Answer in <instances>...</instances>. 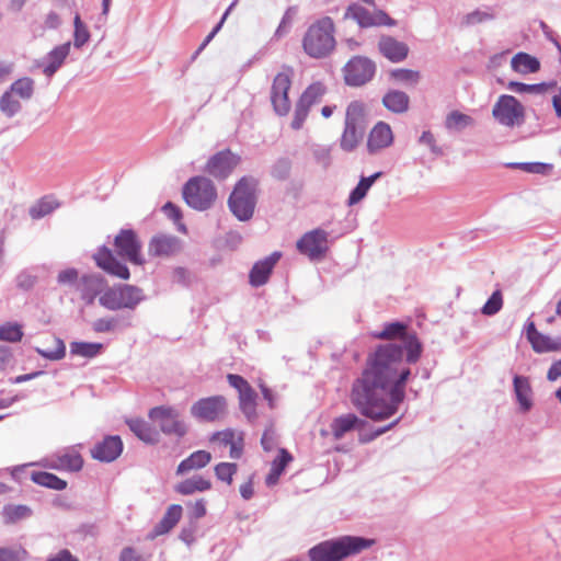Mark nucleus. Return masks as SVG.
<instances>
[{"mask_svg": "<svg viewBox=\"0 0 561 561\" xmlns=\"http://www.w3.org/2000/svg\"><path fill=\"white\" fill-rule=\"evenodd\" d=\"M374 336L399 343L379 345L368 356L366 368L353 385L351 401L366 417L381 421L392 416L403 402L411 375L409 364L420 359L423 348L416 334L402 322L388 323Z\"/></svg>", "mask_w": 561, "mask_h": 561, "instance_id": "1", "label": "nucleus"}, {"mask_svg": "<svg viewBox=\"0 0 561 561\" xmlns=\"http://www.w3.org/2000/svg\"><path fill=\"white\" fill-rule=\"evenodd\" d=\"M374 543V539L342 536L316 545L308 551V554L310 561H342L350 556L370 548Z\"/></svg>", "mask_w": 561, "mask_h": 561, "instance_id": "2", "label": "nucleus"}, {"mask_svg": "<svg viewBox=\"0 0 561 561\" xmlns=\"http://www.w3.org/2000/svg\"><path fill=\"white\" fill-rule=\"evenodd\" d=\"M334 23L329 16L313 22L302 37V49L311 58L328 57L335 48Z\"/></svg>", "mask_w": 561, "mask_h": 561, "instance_id": "3", "label": "nucleus"}, {"mask_svg": "<svg viewBox=\"0 0 561 561\" xmlns=\"http://www.w3.org/2000/svg\"><path fill=\"white\" fill-rule=\"evenodd\" d=\"M256 186L257 181L254 178L243 176L237 182L228 198L229 209L240 221H248L254 214Z\"/></svg>", "mask_w": 561, "mask_h": 561, "instance_id": "4", "label": "nucleus"}, {"mask_svg": "<svg viewBox=\"0 0 561 561\" xmlns=\"http://www.w3.org/2000/svg\"><path fill=\"white\" fill-rule=\"evenodd\" d=\"M146 300L144 290L135 285L121 284L107 288L99 298L102 307L116 311L121 309L135 310Z\"/></svg>", "mask_w": 561, "mask_h": 561, "instance_id": "5", "label": "nucleus"}, {"mask_svg": "<svg viewBox=\"0 0 561 561\" xmlns=\"http://www.w3.org/2000/svg\"><path fill=\"white\" fill-rule=\"evenodd\" d=\"M186 204L196 210L209 209L217 198V191L211 180L205 176L190 179L183 187Z\"/></svg>", "mask_w": 561, "mask_h": 561, "instance_id": "6", "label": "nucleus"}, {"mask_svg": "<svg viewBox=\"0 0 561 561\" xmlns=\"http://www.w3.org/2000/svg\"><path fill=\"white\" fill-rule=\"evenodd\" d=\"M345 20H353L362 28L378 26H396L397 21L390 18L383 10H369L362 4L352 3L344 12Z\"/></svg>", "mask_w": 561, "mask_h": 561, "instance_id": "7", "label": "nucleus"}, {"mask_svg": "<svg viewBox=\"0 0 561 561\" xmlns=\"http://www.w3.org/2000/svg\"><path fill=\"white\" fill-rule=\"evenodd\" d=\"M492 114L501 125L514 127L524 122L525 108L516 98L504 94L494 104Z\"/></svg>", "mask_w": 561, "mask_h": 561, "instance_id": "8", "label": "nucleus"}, {"mask_svg": "<svg viewBox=\"0 0 561 561\" xmlns=\"http://www.w3.org/2000/svg\"><path fill=\"white\" fill-rule=\"evenodd\" d=\"M149 417L159 425L167 435L182 437L186 434L187 427L180 417L176 409L171 407H156L150 410Z\"/></svg>", "mask_w": 561, "mask_h": 561, "instance_id": "9", "label": "nucleus"}, {"mask_svg": "<svg viewBox=\"0 0 561 561\" xmlns=\"http://www.w3.org/2000/svg\"><path fill=\"white\" fill-rule=\"evenodd\" d=\"M117 254L135 265H142L145 259L141 255V242L131 229H122L114 239Z\"/></svg>", "mask_w": 561, "mask_h": 561, "instance_id": "10", "label": "nucleus"}, {"mask_svg": "<svg viewBox=\"0 0 561 561\" xmlns=\"http://www.w3.org/2000/svg\"><path fill=\"white\" fill-rule=\"evenodd\" d=\"M328 236V232L320 228L306 232L297 241V250L312 261L320 260L329 249Z\"/></svg>", "mask_w": 561, "mask_h": 561, "instance_id": "11", "label": "nucleus"}, {"mask_svg": "<svg viewBox=\"0 0 561 561\" xmlns=\"http://www.w3.org/2000/svg\"><path fill=\"white\" fill-rule=\"evenodd\" d=\"M291 76L293 70L287 68L286 70L278 72L274 78L271 100L274 110L278 115H286L290 108L288 91L291 85Z\"/></svg>", "mask_w": 561, "mask_h": 561, "instance_id": "12", "label": "nucleus"}, {"mask_svg": "<svg viewBox=\"0 0 561 561\" xmlns=\"http://www.w3.org/2000/svg\"><path fill=\"white\" fill-rule=\"evenodd\" d=\"M374 73V62L365 57H354L345 66V81L348 85H363L373 78Z\"/></svg>", "mask_w": 561, "mask_h": 561, "instance_id": "13", "label": "nucleus"}, {"mask_svg": "<svg viewBox=\"0 0 561 561\" xmlns=\"http://www.w3.org/2000/svg\"><path fill=\"white\" fill-rule=\"evenodd\" d=\"M364 134V107L359 102H352L346 108L342 140H359Z\"/></svg>", "mask_w": 561, "mask_h": 561, "instance_id": "14", "label": "nucleus"}, {"mask_svg": "<svg viewBox=\"0 0 561 561\" xmlns=\"http://www.w3.org/2000/svg\"><path fill=\"white\" fill-rule=\"evenodd\" d=\"M240 156L230 150H222L214 154L207 162V172L216 179L228 178L233 169L240 163Z\"/></svg>", "mask_w": 561, "mask_h": 561, "instance_id": "15", "label": "nucleus"}, {"mask_svg": "<svg viewBox=\"0 0 561 561\" xmlns=\"http://www.w3.org/2000/svg\"><path fill=\"white\" fill-rule=\"evenodd\" d=\"M226 409V399L222 396L204 398L195 402L191 408L194 417L203 421L217 420Z\"/></svg>", "mask_w": 561, "mask_h": 561, "instance_id": "16", "label": "nucleus"}, {"mask_svg": "<svg viewBox=\"0 0 561 561\" xmlns=\"http://www.w3.org/2000/svg\"><path fill=\"white\" fill-rule=\"evenodd\" d=\"M93 257L96 265L110 275L121 279L129 278L130 273L126 264L119 262L108 248L102 247Z\"/></svg>", "mask_w": 561, "mask_h": 561, "instance_id": "17", "label": "nucleus"}, {"mask_svg": "<svg viewBox=\"0 0 561 561\" xmlns=\"http://www.w3.org/2000/svg\"><path fill=\"white\" fill-rule=\"evenodd\" d=\"M181 251V241L172 234L153 236L148 244V253L154 257L172 256Z\"/></svg>", "mask_w": 561, "mask_h": 561, "instance_id": "18", "label": "nucleus"}, {"mask_svg": "<svg viewBox=\"0 0 561 561\" xmlns=\"http://www.w3.org/2000/svg\"><path fill=\"white\" fill-rule=\"evenodd\" d=\"M71 50V43L66 42L61 45L53 48L43 59L39 67L43 68V73L47 78H51L58 69L64 65L66 58L69 56Z\"/></svg>", "mask_w": 561, "mask_h": 561, "instance_id": "19", "label": "nucleus"}, {"mask_svg": "<svg viewBox=\"0 0 561 561\" xmlns=\"http://www.w3.org/2000/svg\"><path fill=\"white\" fill-rule=\"evenodd\" d=\"M513 389L518 410L522 413H527L534 405V391L530 380L526 376L515 375L513 377Z\"/></svg>", "mask_w": 561, "mask_h": 561, "instance_id": "20", "label": "nucleus"}, {"mask_svg": "<svg viewBox=\"0 0 561 561\" xmlns=\"http://www.w3.org/2000/svg\"><path fill=\"white\" fill-rule=\"evenodd\" d=\"M123 451V443L119 436H107L98 443L91 450L94 459L103 462L114 461Z\"/></svg>", "mask_w": 561, "mask_h": 561, "instance_id": "21", "label": "nucleus"}, {"mask_svg": "<svg viewBox=\"0 0 561 561\" xmlns=\"http://www.w3.org/2000/svg\"><path fill=\"white\" fill-rule=\"evenodd\" d=\"M280 259L279 252H274L270 256L262 261L256 262L250 271L249 282L253 287H260L264 285L275 266Z\"/></svg>", "mask_w": 561, "mask_h": 561, "instance_id": "22", "label": "nucleus"}, {"mask_svg": "<svg viewBox=\"0 0 561 561\" xmlns=\"http://www.w3.org/2000/svg\"><path fill=\"white\" fill-rule=\"evenodd\" d=\"M367 422L363 419H359L356 414L347 413L335 417L332 421L330 428L334 439L339 440L352 431L363 430Z\"/></svg>", "mask_w": 561, "mask_h": 561, "instance_id": "23", "label": "nucleus"}, {"mask_svg": "<svg viewBox=\"0 0 561 561\" xmlns=\"http://www.w3.org/2000/svg\"><path fill=\"white\" fill-rule=\"evenodd\" d=\"M104 279L100 275L88 274L80 278L76 291L79 293L81 299L87 304H93L95 297L103 290Z\"/></svg>", "mask_w": 561, "mask_h": 561, "instance_id": "24", "label": "nucleus"}, {"mask_svg": "<svg viewBox=\"0 0 561 561\" xmlns=\"http://www.w3.org/2000/svg\"><path fill=\"white\" fill-rule=\"evenodd\" d=\"M379 51L392 62H400L407 58L409 47L391 36H381L379 39Z\"/></svg>", "mask_w": 561, "mask_h": 561, "instance_id": "25", "label": "nucleus"}, {"mask_svg": "<svg viewBox=\"0 0 561 561\" xmlns=\"http://www.w3.org/2000/svg\"><path fill=\"white\" fill-rule=\"evenodd\" d=\"M182 506L173 504L169 506L161 520L148 534L149 539H154L161 535L169 533L181 519Z\"/></svg>", "mask_w": 561, "mask_h": 561, "instance_id": "26", "label": "nucleus"}, {"mask_svg": "<svg viewBox=\"0 0 561 561\" xmlns=\"http://www.w3.org/2000/svg\"><path fill=\"white\" fill-rule=\"evenodd\" d=\"M211 460L210 453L206 450H197L191 454L187 458L182 460L176 469V474H184L192 470H197L206 467Z\"/></svg>", "mask_w": 561, "mask_h": 561, "instance_id": "27", "label": "nucleus"}, {"mask_svg": "<svg viewBox=\"0 0 561 561\" xmlns=\"http://www.w3.org/2000/svg\"><path fill=\"white\" fill-rule=\"evenodd\" d=\"M512 69L518 73L527 75L539 70L540 62L537 58L526 54L518 53L511 60Z\"/></svg>", "mask_w": 561, "mask_h": 561, "instance_id": "28", "label": "nucleus"}, {"mask_svg": "<svg viewBox=\"0 0 561 561\" xmlns=\"http://www.w3.org/2000/svg\"><path fill=\"white\" fill-rule=\"evenodd\" d=\"M210 488L211 483L209 480H206L201 476H193L192 478L178 483L174 490L182 495H191L195 492L207 491Z\"/></svg>", "mask_w": 561, "mask_h": 561, "instance_id": "29", "label": "nucleus"}, {"mask_svg": "<svg viewBox=\"0 0 561 561\" xmlns=\"http://www.w3.org/2000/svg\"><path fill=\"white\" fill-rule=\"evenodd\" d=\"M410 99L407 93L392 90L382 98L383 105L393 113H403L409 108Z\"/></svg>", "mask_w": 561, "mask_h": 561, "instance_id": "30", "label": "nucleus"}, {"mask_svg": "<svg viewBox=\"0 0 561 561\" xmlns=\"http://www.w3.org/2000/svg\"><path fill=\"white\" fill-rule=\"evenodd\" d=\"M293 460L291 455L286 449H280L278 457L272 462L271 471L266 477L268 486L275 485L286 466Z\"/></svg>", "mask_w": 561, "mask_h": 561, "instance_id": "31", "label": "nucleus"}, {"mask_svg": "<svg viewBox=\"0 0 561 561\" xmlns=\"http://www.w3.org/2000/svg\"><path fill=\"white\" fill-rule=\"evenodd\" d=\"M127 425L129 430L142 442L150 444L157 442V432L153 431L146 421L141 419H131L127 421Z\"/></svg>", "mask_w": 561, "mask_h": 561, "instance_id": "32", "label": "nucleus"}, {"mask_svg": "<svg viewBox=\"0 0 561 561\" xmlns=\"http://www.w3.org/2000/svg\"><path fill=\"white\" fill-rule=\"evenodd\" d=\"M31 479L34 483L38 485L57 491H61L67 488V482L65 480L60 479L54 473L46 471L33 472Z\"/></svg>", "mask_w": 561, "mask_h": 561, "instance_id": "33", "label": "nucleus"}, {"mask_svg": "<svg viewBox=\"0 0 561 561\" xmlns=\"http://www.w3.org/2000/svg\"><path fill=\"white\" fill-rule=\"evenodd\" d=\"M83 466V459L77 451H65L58 455L56 462L53 465L56 469H65L69 471H79Z\"/></svg>", "mask_w": 561, "mask_h": 561, "instance_id": "34", "label": "nucleus"}, {"mask_svg": "<svg viewBox=\"0 0 561 561\" xmlns=\"http://www.w3.org/2000/svg\"><path fill=\"white\" fill-rule=\"evenodd\" d=\"M380 176L381 172H376L370 176L362 178L356 187L351 192L348 196V205H355L358 202H360L366 196L370 186Z\"/></svg>", "mask_w": 561, "mask_h": 561, "instance_id": "35", "label": "nucleus"}, {"mask_svg": "<svg viewBox=\"0 0 561 561\" xmlns=\"http://www.w3.org/2000/svg\"><path fill=\"white\" fill-rule=\"evenodd\" d=\"M472 125V117L459 111L450 112L445 119L446 128L454 131L463 130L465 128L470 127Z\"/></svg>", "mask_w": 561, "mask_h": 561, "instance_id": "36", "label": "nucleus"}, {"mask_svg": "<svg viewBox=\"0 0 561 561\" xmlns=\"http://www.w3.org/2000/svg\"><path fill=\"white\" fill-rule=\"evenodd\" d=\"M530 344L536 353L556 352L561 348L560 339H552L542 333H539Z\"/></svg>", "mask_w": 561, "mask_h": 561, "instance_id": "37", "label": "nucleus"}, {"mask_svg": "<svg viewBox=\"0 0 561 561\" xmlns=\"http://www.w3.org/2000/svg\"><path fill=\"white\" fill-rule=\"evenodd\" d=\"M58 206L59 203L51 196L43 197L30 208V216L33 219L43 218L53 213Z\"/></svg>", "mask_w": 561, "mask_h": 561, "instance_id": "38", "label": "nucleus"}, {"mask_svg": "<svg viewBox=\"0 0 561 561\" xmlns=\"http://www.w3.org/2000/svg\"><path fill=\"white\" fill-rule=\"evenodd\" d=\"M103 345L101 343L72 342L70 343V353L72 355L85 358L95 357L101 353Z\"/></svg>", "mask_w": 561, "mask_h": 561, "instance_id": "39", "label": "nucleus"}, {"mask_svg": "<svg viewBox=\"0 0 561 561\" xmlns=\"http://www.w3.org/2000/svg\"><path fill=\"white\" fill-rule=\"evenodd\" d=\"M422 154L420 157L422 163H428L436 158L444 156L447 147L439 142H419Z\"/></svg>", "mask_w": 561, "mask_h": 561, "instance_id": "40", "label": "nucleus"}, {"mask_svg": "<svg viewBox=\"0 0 561 561\" xmlns=\"http://www.w3.org/2000/svg\"><path fill=\"white\" fill-rule=\"evenodd\" d=\"M9 91L23 100H28L34 93V80L28 77L20 78L11 84Z\"/></svg>", "mask_w": 561, "mask_h": 561, "instance_id": "41", "label": "nucleus"}, {"mask_svg": "<svg viewBox=\"0 0 561 561\" xmlns=\"http://www.w3.org/2000/svg\"><path fill=\"white\" fill-rule=\"evenodd\" d=\"M24 333L22 327L15 322H5L0 325V341L16 343L20 342Z\"/></svg>", "mask_w": 561, "mask_h": 561, "instance_id": "42", "label": "nucleus"}, {"mask_svg": "<svg viewBox=\"0 0 561 561\" xmlns=\"http://www.w3.org/2000/svg\"><path fill=\"white\" fill-rule=\"evenodd\" d=\"M325 89L322 83L316 82L310 84L299 99V102L311 107L313 104L321 101Z\"/></svg>", "mask_w": 561, "mask_h": 561, "instance_id": "43", "label": "nucleus"}, {"mask_svg": "<svg viewBox=\"0 0 561 561\" xmlns=\"http://www.w3.org/2000/svg\"><path fill=\"white\" fill-rule=\"evenodd\" d=\"M31 507L26 505H7L3 508V516L7 523H15L32 516Z\"/></svg>", "mask_w": 561, "mask_h": 561, "instance_id": "44", "label": "nucleus"}, {"mask_svg": "<svg viewBox=\"0 0 561 561\" xmlns=\"http://www.w3.org/2000/svg\"><path fill=\"white\" fill-rule=\"evenodd\" d=\"M495 18V13L491 8L485 10L477 9L472 12L467 13L462 19V24L466 26H472L476 24L492 21Z\"/></svg>", "mask_w": 561, "mask_h": 561, "instance_id": "45", "label": "nucleus"}, {"mask_svg": "<svg viewBox=\"0 0 561 561\" xmlns=\"http://www.w3.org/2000/svg\"><path fill=\"white\" fill-rule=\"evenodd\" d=\"M255 399L256 392L252 388L239 394L240 409L248 419L256 416Z\"/></svg>", "mask_w": 561, "mask_h": 561, "instance_id": "46", "label": "nucleus"}, {"mask_svg": "<svg viewBox=\"0 0 561 561\" xmlns=\"http://www.w3.org/2000/svg\"><path fill=\"white\" fill-rule=\"evenodd\" d=\"M73 46L76 48H81L90 41V32L85 23L82 22L79 14H76L73 19Z\"/></svg>", "mask_w": 561, "mask_h": 561, "instance_id": "47", "label": "nucleus"}, {"mask_svg": "<svg viewBox=\"0 0 561 561\" xmlns=\"http://www.w3.org/2000/svg\"><path fill=\"white\" fill-rule=\"evenodd\" d=\"M21 110V103L13 98L10 91H5L0 98V111L8 117L14 116Z\"/></svg>", "mask_w": 561, "mask_h": 561, "instance_id": "48", "label": "nucleus"}, {"mask_svg": "<svg viewBox=\"0 0 561 561\" xmlns=\"http://www.w3.org/2000/svg\"><path fill=\"white\" fill-rule=\"evenodd\" d=\"M511 167L519 168L527 173L542 174L549 175L553 170V164L551 163H542V162H523V163H512Z\"/></svg>", "mask_w": 561, "mask_h": 561, "instance_id": "49", "label": "nucleus"}, {"mask_svg": "<svg viewBox=\"0 0 561 561\" xmlns=\"http://www.w3.org/2000/svg\"><path fill=\"white\" fill-rule=\"evenodd\" d=\"M80 278L78 271L71 267L60 271L57 276V282L59 285L68 287L70 290H76Z\"/></svg>", "mask_w": 561, "mask_h": 561, "instance_id": "50", "label": "nucleus"}, {"mask_svg": "<svg viewBox=\"0 0 561 561\" xmlns=\"http://www.w3.org/2000/svg\"><path fill=\"white\" fill-rule=\"evenodd\" d=\"M54 341H55V345H56V347L54 350H42L39 347H36L35 348L36 353L49 360L62 359L66 355V345H65L64 341L59 337H55Z\"/></svg>", "mask_w": 561, "mask_h": 561, "instance_id": "51", "label": "nucleus"}, {"mask_svg": "<svg viewBox=\"0 0 561 561\" xmlns=\"http://www.w3.org/2000/svg\"><path fill=\"white\" fill-rule=\"evenodd\" d=\"M503 307V297L500 290H495L484 306L481 309V312L484 316H494Z\"/></svg>", "mask_w": 561, "mask_h": 561, "instance_id": "52", "label": "nucleus"}, {"mask_svg": "<svg viewBox=\"0 0 561 561\" xmlns=\"http://www.w3.org/2000/svg\"><path fill=\"white\" fill-rule=\"evenodd\" d=\"M238 466L231 462H220L215 467L217 479L231 484L232 477L237 472Z\"/></svg>", "mask_w": 561, "mask_h": 561, "instance_id": "53", "label": "nucleus"}, {"mask_svg": "<svg viewBox=\"0 0 561 561\" xmlns=\"http://www.w3.org/2000/svg\"><path fill=\"white\" fill-rule=\"evenodd\" d=\"M290 169V160L287 158H280L274 163L271 174L274 179L284 181L289 176Z\"/></svg>", "mask_w": 561, "mask_h": 561, "instance_id": "54", "label": "nucleus"}, {"mask_svg": "<svg viewBox=\"0 0 561 561\" xmlns=\"http://www.w3.org/2000/svg\"><path fill=\"white\" fill-rule=\"evenodd\" d=\"M295 14H296V10L294 8H288L286 10V12L284 13V15L280 20L278 27L276 28V31L274 33L275 38H282L289 32Z\"/></svg>", "mask_w": 561, "mask_h": 561, "instance_id": "55", "label": "nucleus"}, {"mask_svg": "<svg viewBox=\"0 0 561 561\" xmlns=\"http://www.w3.org/2000/svg\"><path fill=\"white\" fill-rule=\"evenodd\" d=\"M393 135L387 123L379 122L375 125L369 134L368 140H392Z\"/></svg>", "mask_w": 561, "mask_h": 561, "instance_id": "56", "label": "nucleus"}, {"mask_svg": "<svg viewBox=\"0 0 561 561\" xmlns=\"http://www.w3.org/2000/svg\"><path fill=\"white\" fill-rule=\"evenodd\" d=\"M162 210L163 213L165 214V216L168 218H170L171 220L174 221V224L178 226V230L185 233L186 232V227L184 224L181 222V219H182V214H181V210L178 206H175L174 204H172L171 202H168L163 207H162Z\"/></svg>", "mask_w": 561, "mask_h": 561, "instance_id": "57", "label": "nucleus"}, {"mask_svg": "<svg viewBox=\"0 0 561 561\" xmlns=\"http://www.w3.org/2000/svg\"><path fill=\"white\" fill-rule=\"evenodd\" d=\"M26 554L23 548H0V561H24Z\"/></svg>", "mask_w": 561, "mask_h": 561, "instance_id": "58", "label": "nucleus"}, {"mask_svg": "<svg viewBox=\"0 0 561 561\" xmlns=\"http://www.w3.org/2000/svg\"><path fill=\"white\" fill-rule=\"evenodd\" d=\"M116 325V318H100L92 323V329L98 333H105L113 331Z\"/></svg>", "mask_w": 561, "mask_h": 561, "instance_id": "59", "label": "nucleus"}, {"mask_svg": "<svg viewBox=\"0 0 561 561\" xmlns=\"http://www.w3.org/2000/svg\"><path fill=\"white\" fill-rule=\"evenodd\" d=\"M309 110H310L309 106H307L298 101L296 108H295L294 119L291 122V127L294 129H299L302 126L305 119L308 116Z\"/></svg>", "mask_w": 561, "mask_h": 561, "instance_id": "60", "label": "nucleus"}, {"mask_svg": "<svg viewBox=\"0 0 561 561\" xmlns=\"http://www.w3.org/2000/svg\"><path fill=\"white\" fill-rule=\"evenodd\" d=\"M261 445H262L263 449L266 451H271L276 447L277 436H276L275 431L272 427L266 428L264 431L262 438H261Z\"/></svg>", "mask_w": 561, "mask_h": 561, "instance_id": "61", "label": "nucleus"}, {"mask_svg": "<svg viewBox=\"0 0 561 561\" xmlns=\"http://www.w3.org/2000/svg\"><path fill=\"white\" fill-rule=\"evenodd\" d=\"M392 77L399 81L416 83L420 79V73L410 69H398L392 72Z\"/></svg>", "mask_w": 561, "mask_h": 561, "instance_id": "62", "label": "nucleus"}, {"mask_svg": "<svg viewBox=\"0 0 561 561\" xmlns=\"http://www.w3.org/2000/svg\"><path fill=\"white\" fill-rule=\"evenodd\" d=\"M227 380L232 388L238 390L239 394L252 388L250 383L239 375L229 374Z\"/></svg>", "mask_w": 561, "mask_h": 561, "instance_id": "63", "label": "nucleus"}, {"mask_svg": "<svg viewBox=\"0 0 561 561\" xmlns=\"http://www.w3.org/2000/svg\"><path fill=\"white\" fill-rule=\"evenodd\" d=\"M119 561H147V559L134 548L127 547L122 550Z\"/></svg>", "mask_w": 561, "mask_h": 561, "instance_id": "64", "label": "nucleus"}]
</instances>
